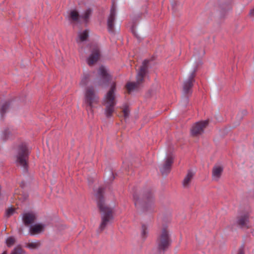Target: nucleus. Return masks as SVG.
Masks as SVG:
<instances>
[{"mask_svg":"<svg viewBox=\"0 0 254 254\" xmlns=\"http://www.w3.org/2000/svg\"><path fill=\"white\" fill-rule=\"evenodd\" d=\"M103 192V188L100 187L96 193L97 205L101 213V222L98 228L100 232L104 230L114 219L112 209L106 206L104 203Z\"/></svg>","mask_w":254,"mask_h":254,"instance_id":"obj_1","label":"nucleus"},{"mask_svg":"<svg viewBox=\"0 0 254 254\" xmlns=\"http://www.w3.org/2000/svg\"><path fill=\"white\" fill-rule=\"evenodd\" d=\"M115 90L116 83L115 82H112L111 83L110 90L107 93L103 99V104L105 106L104 113L108 118H111L115 111V106L116 105L115 96Z\"/></svg>","mask_w":254,"mask_h":254,"instance_id":"obj_2","label":"nucleus"},{"mask_svg":"<svg viewBox=\"0 0 254 254\" xmlns=\"http://www.w3.org/2000/svg\"><path fill=\"white\" fill-rule=\"evenodd\" d=\"M29 153L27 145L25 143H22L18 146L15 155V163L17 166L23 168V170L25 172L28 169Z\"/></svg>","mask_w":254,"mask_h":254,"instance_id":"obj_3","label":"nucleus"},{"mask_svg":"<svg viewBox=\"0 0 254 254\" xmlns=\"http://www.w3.org/2000/svg\"><path fill=\"white\" fill-rule=\"evenodd\" d=\"M149 62V61L147 60H145L143 62L137 72L136 82H129L127 84L126 88L129 92L137 88L143 82L144 77L148 71Z\"/></svg>","mask_w":254,"mask_h":254,"instance_id":"obj_4","label":"nucleus"},{"mask_svg":"<svg viewBox=\"0 0 254 254\" xmlns=\"http://www.w3.org/2000/svg\"><path fill=\"white\" fill-rule=\"evenodd\" d=\"M99 102V97L94 88L92 86L86 87L84 92V103L89 108L92 113V108L98 104Z\"/></svg>","mask_w":254,"mask_h":254,"instance_id":"obj_5","label":"nucleus"},{"mask_svg":"<svg viewBox=\"0 0 254 254\" xmlns=\"http://www.w3.org/2000/svg\"><path fill=\"white\" fill-rule=\"evenodd\" d=\"M171 243L169 232L166 227L162 229L157 240L156 244L159 251L164 252Z\"/></svg>","mask_w":254,"mask_h":254,"instance_id":"obj_6","label":"nucleus"},{"mask_svg":"<svg viewBox=\"0 0 254 254\" xmlns=\"http://www.w3.org/2000/svg\"><path fill=\"white\" fill-rule=\"evenodd\" d=\"M250 213L249 211L240 212L237 217L235 225L240 228L249 227Z\"/></svg>","mask_w":254,"mask_h":254,"instance_id":"obj_7","label":"nucleus"},{"mask_svg":"<svg viewBox=\"0 0 254 254\" xmlns=\"http://www.w3.org/2000/svg\"><path fill=\"white\" fill-rule=\"evenodd\" d=\"M196 68H194L189 75L188 78L185 79L183 85V92L185 94H191L192 87L195 82Z\"/></svg>","mask_w":254,"mask_h":254,"instance_id":"obj_8","label":"nucleus"},{"mask_svg":"<svg viewBox=\"0 0 254 254\" xmlns=\"http://www.w3.org/2000/svg\"><path fill=\"white\" fill-rule=\"evenodd\" d=\"M98 74L100 79L97 81V85L99 86H107L111 80V75L109 73L107 68L104 66H101L98 69Z\"/></svg>","mask_w":254,"mask_h":254,"instance_id":"obj_9","label":"nucleus"},{"mask_svg":"<svg viewBox=\"0 0 254 254\" xmlns=\"http://www.w3.org/2000/svg\"><path fill=\"white\" fill-rule=\"evenodd\" d=\"M208 123V122L206 120L198 122L195 123L191 128V135L193 136H197L201 134L203 132L204 128L207 126Z\"/></svg>","mask_w":254,"mask_h":254,"instance_id":"obj_10","label":"nucleus"},{"mask_svg":"<svg viewBox=\"0 0 254 254\" xmlns=\"http://www.w3.org/2000/svg\"><path fill=\"white\" fill-rule=\"evenodd\" d=\"M144 203L142 204V209L143 211L151 210L154 206V198L150 191H147L144 195Z\"/></svg>","mask_w":254,"mask_h":254,"instance_id":"obj_11","label":"nucleus"},{"mask_svg":"<svg viewBox=\"0 0 254 254\" xmlns=\"http://www.w3.org/2000/svg\"><path fill=\"white\" fill-rule=\"evenodd\" d=\"M101 52L99 47L97 46H94L86 60L87 64L90 66L92 65L99 60Z\"/></svg>","mask_w":254,"mask_h":254,"instance_id":"obj_12","label":"nucleus"},{"mask_svg":"<svg viewBox=\"0 0 254 254\" xmlns=\"http://www.w3.org/2000/svg\"><path fill=\"white\" fill-rule=\"evenodd\" d=\"M116 16V9L113 6L111 8L110 13L108 18L107 26L109 32L113 33L114 30V22Z\"/></svg>","mask_w":254,"mask_h":254,"instance_id":"obj_13","label":"nucleus"},{"mask_svg":"<svg viewBox=\"0 0 254 254\" xmlns=\"http://www.w3.org/2000/svg\"><path fill=\"white\" fill-rule=\"evenodd\" d=\"M195 173L192 170H190L182 181V186L185 189H189L191 184V182L194 176Z\"/></svg>","mask_w":254,"mask_h":254,"instance_id":"obj_14","label":"nucleus"},{"mask_svg":"<svg viewBox=\"0 0 254 254\" xmlns=\"http://www.w3.org/2000/svg\"><path fill=\"white\" fill-rule=\"evenodd\" d=\"M36 220V216L33 212H26L22 215V221L25 225L33 223Z\"/></svg>","mask_w":254,"mask_h":254,"instance_id":"obj_15","label":"nucleus"},{"mask_svg":"<svg viewBox=\"0 0 254 254\" xmlns=\"http://www.w3.org/2000/svg\"><path fill=\"white\" fill-rule=\"evenodd\" d=\"M172 163L173 158L171 157L166 158L164 164L160 168L163 175H167L170 172Z\"/></svg>","mask_w":254,"mask_h":254,"instance_id":"obj_16","label":"nucleus"},{"mask_svg":"<svg viewBox=\"0 0 254 254\" xmlns=\"http://www.w3.org/2000/svg\"><path fill=\"white\" fill-rule=\"evenodd\" d=\"M223 171V167L218 165L214 166L212 171V180L215 181H218L221 177Z\"/></svg>","mask_w":254,"mask_h":254,"instance_id":"obj_17","label":"nucleus"},{"mask_svg":"<svg viewBox=\"0 0 254 254\" xmlns=\"http://www.w3.org/2000/svg\"><path fill=\"white\" fill-rule=\"evenodd\" d=\"M44 225L42 224H35L31 226L29 230L31 235H33L41 233L44 230Z\"/></svg>","mask_w":254,"mask_h":254,"instance_id":"obj_18","label":"nucleus"},{"mask_svg":"<svg viewBox=\"0 0 254 254\" xmlns=\"http://www.w3.org/2000/svg\"><path fill=\"white\" fill-rule=\"evenodd\" d=\"M92 13V10L90 8L87 9L82 14L80 18L85 22H87Z\"/></svg>","mask_w":254,"mask_h":254,"instance_id":"obj_19","label":"nucleus"},{"mask_svg":"<svg viewBox=\"0 0 254 254\" xmlns=\"http://www.w3.org/2000/svg\"><path fill=\"white\" fill-rule=\"evenodd\" d=\"M88 36V31L85 30L83 32H80L78 33V39L77 40V42L79 40L81 42H83L86 40Z\"/></svg>","mask_w":254,"mask_h":254,"instance_id":"obj_20","label":"nucleus"},{"mask_svg":"<svg viewBox=\"0 0 254 254\" xmlns=\"http://www.w3.org/2000/svg\"><path fill=\"white\" fill-rule=\"evenodd\" d=\"M40 246V243L38 241L28 243L26 245V247L31 250L38 249Z\"/></svg>","mask_w":254,"mask_h":254,"instance_id":"obj_21","label":"nucleus"},{"mask_svg":"<svg viewBox=\"0 0 254 254\" xmlns=\"http://www.w3.org/2000/svg\"><path fill=\"white\" fill-rule=\"evenodd\" d=\"M70 18L74 21H78V20L80 18V15L78 14V12L76 10H72L70 12Z\"/></svg>","mask_w":254,"mask_h":254,"instance_id":"obj_22","label":"nucleus"},{"mask_svg":"<svg viewBox=\"0 0 254 254\" xmlns=\"http://www.w3.org/2000/svg\"><path fill=\"white\" fill-rule=\"evenodd\" d=\"M148 231L147 226L143 224L141 227V236L143 239H145L147 237Z\"/></svg>","mask_w":254,"mask_h":254,"instance_id":"obj_23","label":"nucleus"},{"mask_svg":"<svg viewBox=\"0 0 254 254\" xmlns=\"http://www.w3.org/2000/svg\"><path fill=\"white\" fill-rule=\"evenodd\" d=\"M25 251L20 246L16 247L11 252L10 254H25Z\"/></svg>","mask_w":254,"mask_h":254,"instance_id":"obj_24","label":"nucleus"},{"mask_svg":"<svg viewBox=\"0 0 254 254\" xmlns=\"http://www.w3.org/2000/svg\"><path fill=\"white\" fill-rule=\"evenodd\" d=\"M90 76L88 74H86L84 75L80 81V84L81 86H85L88 83L89 80Z\"/></svg>","mask_w":254,"mask_h":254,"instance_id":"obj_25","label":"nucleus"},{"mask_svg":"<svg viewBox=\"0 0 254 254\" xmlns=\"http://www.w3.org/2000/svg\"><path fill=\"white\" fill-rule=\"evenodd\" d=\"M9 103L7 102H4L1 106L0 109V112L1 115H3L4 114L6 110L8 109L9 107Z\"/></svg>","mask_w":254,"mask_h":254,"instance_id":"obj_26","label":"nucleus"},{"mask_svg":"<svg viewBox=\"0 0 254 254\" xmlns=\"http://www.w3.org/2000/svg\"><path fill=\"white\" fill-rule=\"evenodd\" d=\"M15 241V240L14 237H9L6 239L5 243L7 247H11L14 245Z\"/></svg>","mask_w":254,"mask_h":254,"instance_id":"obj_27","label":"nucleus"},{"mask_svg":"<svg viewBox=\"0 0 254 254\" xmlns=\"http://www.w3.org/2000/svg\"><path fill=\"white\" fill-rule=\"evenodd\" d=\"M10 131L9 129H5L2 133V137L4 140H6L8 138Z\"/></svg>","mask_w":254,"mask_h":254,"instance_id":"obj_28","label":"nucleus"},{"mask_svg":"<svg viewBox=\"0 0 254 254\" xmlns=\"http://www.w3.org/2000/svg\"><path fill=\"white\" fill-rule=\"evenodd\" d=\"M15 212V209L13 208H10L8 209L5 213V215L6 217H9L12 215Z\"/></svg>","mask_w":254,"mask_h":254,"instance_id":"obj_29","label":"nucleus"},{"mask_svg":"<svg viewBox=\"0 0 254 254\" xmlns=\"http://www.w3.org/2000/svg\"><path fill=\"white\" fill-rule=\"evenodd\" d=\"M133 199L134 200V204L136 207H138L139 206L141 201L139 198L138 197V196L136 195H133Z\"/></svg>","mask_w":254,"mask_h":254,"instance_id":"obj_30","label":"nucleus"},{"mask_svg":"<svg viewBox=\"0 0 254 254\" xmlns=\"http://www.w3.org/2000/svg\"><path fill=\"white\" fill-rule=\"evenodd\" d=\"M123 113H124V116L125 118L126 119L128 117L129 114V110L128 107H126L124 108V109L123 110Z\"/></svg>","mask_w":254,"mask_h":254,"instance_id":"obj_31","label":"nucleus"},{"mask_svg":"<svg viewBox=\"0 0 254 254\" xmlns=\"http://www.w3.org/2000/svg\"><path fill=\"white\" fill-rule=\"evenodd\" d=\"M237 254H245L244 246H242L239 249Z\"/></svg>","mask_w":254,"mask_h":254,"instance_id":"obj_32","label":"nucleus"},{"mask_svg":"<svg viewBox=\"0 0 254 254\" xmlns=\"http://www.w3.org/2000/svg\"><path fill=\"white\" fill-rule=\"evenodd\" d=\"M249 14L252 17L254 18V8L250 10Z\"/></svg>","mask_w":254,"mask_h":254,"instance_id":"obj_33","label":"nucleus"},{"mask_svg":"<svg viewBox=\"0 0 254 254\" xmlns=\"http://www.w3.org/2000/svg\"><path fill=\"white\" fill-rule=\"evenodd\" d=\"M188 101H189V99L188 97H186L184 100L185 104L187 105V104L188 103Z\"/></svg>","mask_w":254,"mask_h":254,"instance_id":"obj_34","label":"nucleus"},{"mask_svg":"<svg viewBox=\"0 0 254 254\" xmlns=\"http://www.w3.org/2000/svg\"><path fill=\"white\" fill-rule=\"evenodd\" d=\"M133 33L134 34V35H135V36L136 37V38L137 39H139V37L137 36V35H136V34L134 32L132 31Z\"/></svg>","mask_w":254,"mask_h":254,"instance_id":"obj_35","label":"nucleus"}]
</instances>
